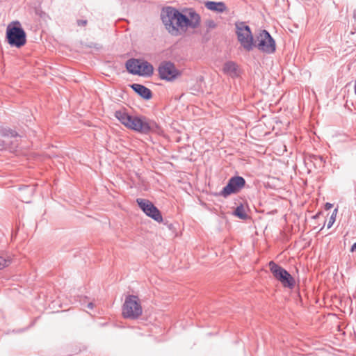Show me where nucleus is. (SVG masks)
Here are the masks:
<instances>
[{
    "label": "nucleus",
    "mask_w": 356,
    "mask_h": 356,
    "mask_svg": "<svg viewBox=\"0 0 356 356\" xmlns=\"http://www.w3.org/2000/svg\"><path fill=\"white\" fill-rule=\"evenodd\" d=\"M354 90H355V93L356 95V81H355Z\"/></svg>",
    "instance_id": "a878e982"
},
{
    "label": "nucleus",
    "mask_w": 356,
    "mask_h": 356,
    "mask_svg": "<svg viewBox=\"0 0 356 356\" xmlns=\"http://www.w3.org/2000/svg\"><path fill=\"white\" fill-rule=\"evenodd\" d=\"M332 207V204H330V203H328V202H327V203L325 204V209L326 210H328V209H331Z\"/></svg>",
    "instance_id": "5701e85b"
},
{
    "label": "nucleus",
    "mask_w": 356,
    "mask_h": 356,
    "mask_svg": "<svg viewBox=\"0 0 356 356\" xmlns=\"http://www.w3.org/2000/svg\"><path fill=\"white\" fill-rule=\"evenodd\" d=\"M205 7L210 10L216 11L217 13H223L226 10L227 6L225 3L219 1H207L205 3Z\"/></svg>",
    "instance_id": "2eb2a0df"
},
{
    "label": "nucleus",
    "mask_w": 356,
    "mask_h": 356,
    "mask_svg": "<svg viewBox=\"0 0 356 356\" xmlns=\"http://www.w3.org/2000/svg\"><path fill=\"white\" fill-rule=\"evenodd\" d=\"M235 27L236 34L241 45L248 51L252 50L254 43L250 26L243 22H236Z\"/></svg>",
    "instance_id": "39448f33"
},
{
    "label": "nucleus",
    "mask_w": 356,
    "mask_h": 356,
    "mask_svg": "<svg viewBox=\"0 0 356 356\" xmlns=\"http://www.w3.org/2000/svg\"><path fill=\"white\" fill-rule=\"evenodd\" d=\"M245 180L243 177H232L229 179L227 185L219 193V195L227 197L231 194L237 193L245 187Z\"/></svg>",
    "instance_id": "9d476101"
},
{
    "label": "nucleus",
    "mask_w": 356,
    "mask_h": 356,
    "mask_svg": "<svg viewBox=\"0 0 356 356\" xmlns=\"http://www.w3.org/2000/svg\"><path fill=\"white\" fill-rule=\"evenodd\" d=\"M269 266L275 278L280 281L284 287L289 289L294 287L295 280L287 270L273 261L269 262Z\"/></svg>",
    "instance_id": "0eeeda50"
},
{
    "label": "nucleus",
    "mask_w": 356,
    "mask_h": 356,
    "mask_svg": "<svg viewBox=\"0 0 356 356\" xmlns=\"http://www.w3.org/2000/svg\"><path fill=\"white\" fill-rule=\"evenodd\" d=\"M179 13V10L172 6H167L162 9L161 19L167 31L171 30V31L174 32L177 30L174 26Z\"/></svg>",
    "instance_id": "1a4fd4ad"
},
{
    "label": "nucleus",
    "mask_w": 356,
    "mask_h": 356,
    "mask_svg": "<svg viewBox=\"0 0 356 356\" xmlns=\"http://www.w3.org/2000/svg\"><path fill=\"white\" fill-rule=\"evenodd\" d=\"M0 134L3 137H11V138H17L19 136L18 134L13 129L3 128L0 130Z\"/></svg>",
    "instance_id": "f3484780"
},
{
    "label": "nucleus",
    "mask_w": 356,
    "mask_h": 356,
    "mask_svg": "<svg viewBox=\"0 0 356 356\" xmlns=\"http://www.w3.org/2000/svg\"><path fill=\"white\" fill-rule=\"evenodd\" d=\"M132 90L145 99H150L152 97V91L143 85L133 83L131 85Z\"/></svg>",
    "instance_id": "ddd939ff"
},
{
    "label": "nucleus",
    "mask_w": 356,
    "mask_h": 356,
    "mask_svg": "<svg viewBox=\"0 0 356 356\" xmlns=\"http://www.w3.org/2000/svg\"><path fill=\"white\" fill-rule=\"evenodd\" d=\"M13 25L9 24L6 29V38L12 47L19 48L26 42V35L18 21L14 22Z\"/></svg>",
    "instance_id": "20e7f679"
},
{
    "label": "nucleus",
    "mask_w": 356,
    "mask_h": 356,
    "mask_svg": "<svg viewBox=\"0 0 356 356\" xmlns=\"http://www.w3.org/2000/svg\"><path fill=\"white\" fill-rule=\"evenodd\" d=\"M76 24L79 26H85L87 25L88 21L86 19H78Z\"/></svg>",
    "instance_id": "412c9836"
},
{
    "label": "nucleus",
    "mask_w": 356,
    "mask_h": 356,
    "mask_svg": "<svg viewBox=\"0 0 356 356\" xmlns=\"http://www.w3.org/2000/svg\"><path fill=\"white\" fill-rule=\"evenodd\" d=\"M356 251V242L351 246L350 252H353Z\"/></svg>",
    "instance_id": "b1692460"
},
{
    "label": "nucleus",
    "mask_w": 356,
    "mask_h": 356,
    "mask_svg": "<svg viewBox=\"0 0 356 356\" xmlns=\"http://www.w3.org/2000/svg\"><path fill=\"white\" fill-rule=\"evenodd\" d=\"M10 263V260L1 254H0V270L8 266Z\"/></svg>",
    "instance_id": "a211bd4d"
},
{
    "label": "nucleus",
    "mask_w": 356,
    "mask_h": 356,
    "mask_svg": "<svg viewBox=\"0 0 356 356\" xmlns=\"http://www.w3.org/2000/svg\"><path fill=\"white\" fill-rule=\"evenodd\" d=\"M233 213L234 216L242 220H246L248 218V215L246 213V209L242 204L236 207Z\"/></svg>",
    "instance_id": "dca6fc26"
},
{
    "label": "nucleus",
    "mask_w": 356,
    "mask_h": 356,
    "mask_svg": "<svg viewBox=\"0 0 356 356\" xmlns=\"http://www.w3.org/2000/svg\"><path fill=\"white\" fill-rule=\"evenodd\" d=\"M337 211V209H334V212L331 215V216L329 219L328 223L327 225V229H330L333 225L334 222H335Z\"/></svg>",
    "instance_id": "6ab92c4d"
},
{
    "label": "nucleus",
    "mask_w": 356,
    "mask_h": 356,
    "mask_svg": "<svg viewBox=\"0 0 356 356\" xmlns=\"http://www.w3.org/2000/svg\"><path fill=\"white\" fill-rule=\"evenodd\" d=\"M122 316L127 319H137L143 314V308L137 296L129 295L122 305Z\"/></svg>",
    "instance_id": "7ed1b4c3"
},
{
    "label": "nucleus",
    "mask_w": 356,
    "mask_h": 356,
    "mask_svg": "<svg viewBox=\"0 0 356 356\" xmlns=\"http://www.w3.org/2000/svg\"><path fill=\"white\" fill-rule=\"evenodd\" d=\"M318 159L322 162L323 158L321 156L318 157ZM315 159H317V157H315Z\"/></svg>",
    "instance_id": "bb28decb"
},
{
    "label": "nucleus",
    "mask_w": 356,
    "mask_h": 356,
    "mask_svg": "<svg viewBox=\"0 0 356 356\" xmlns=\"http://www.w3.org/2000/svg\"><path fill=\"white\" fill-rule=\"evenodd\" d=\"M127 71L132 74L149 76L153 74V66L147 61L131 58L127 61Z\"/></svg>",
    "instance_id": "423d86ee"
},
{
    "label": "nucleus",
    "mask_w": 356,
    "mask_h": 356,
    "mask_svg": "<svg viewBox=\"0 0 356 356\" xmlns=\"http://www.w3.org/2000/svg\"><path fill=\"white\" fill-rule=\"evenodd\" d=\"M10 141H6L0 138V150L6 149L8 146Z\"/></svg>",
    "instance_id": "aec40b11"
},
{
    "label": "nucleus",
    "mask_w": 356,
    "mask_h": 356,
    "mask_svg": "<svg viewBox=\"0 0 356 356\" xmlns=\"http://www.w3.org/2000/svg\"><path fill=\"white\" fill-rule=\"evenodd\" d=\"M139 207L149 217L158 222L163 221V217L160 211L148 200L138 198L136 200Z\"/></svg>",
    "instance_id": "9b49d317"
},
{
    "label": "nucleus",
    "mask_w": 356,
    "mask_h": 356,
    "mask_svg": "<svg viewBox=\"0 0 356 356\" xmlns=\"http://www.w3.org/2000/svg\"><path fill=\"white\" fill-rule=\"evenodd\" d=\"M216 26V23L213 20H209L207 22V26L210 29H213Z\"/></svg>",
    "instance_id": "4be33fe9"
},
{
    "label": "nucleus",
    "mask_w": 356,
    "mask_h": 356,
    "mask_svg": "<svg viewBox=\"0 0 356 356\" xmlns=\"http://www.w3.org/2000/svg\"><path fill=\"white\" fill-rule=\"evenodd\" d=\"M200 15L193 9H189L186 14L180 12L174 26L177 30L174 32L171 30L168 31V32L171 35L178 36L183 33H186L188 28L197 29L200 25Z\"/></svg>",
    "instance_id": "f03ea898"
},
{
    "label": "nucleus",
    "mask_w": 356,
    "mask_h": 356,
    "mask_svg": "<svg viewBox=\"0 0 356 356\" xmlns=\"http://www.w3.org/2000/svg\"><path fill=\"white\" fill-rule=\"evenodd\" d=\"M115 117L126 127L143 134L157 131L160 126L154 120L146 117L131 116L122 111H116Z\"/></svg>",
    "instance_id": "f257e3e1"
},
{
    "label": "nucleus",
    "mask_w": 356,
    "mask_h": 356,
    "mask_svg": "<svg viewBox=\"0 0 356 356\" xmlns=\"http://www.w3.org/2000/svg\"><path fill=\"white\" fill-rule=\"evenodd\" d=\"M93 307H94V305H93V303H92V302H90V303H88V308H90V309H92V308H93Z\"/></svg>",
    "instance_id": "393cba45"
},
{
    "label": "nucleus",
    "mask_w": 356,
    "mask_h": 356,
    "mask_svg": "<svg viewBox=\"0 0 356 356\" xmlns=\"http://www.w3.org/2000/svg\"><path fill=\"white\" fill-rule=\"evenodd\" d=\"M319 214H320V213H317V214H316L314 218H318V215H319Z\"/></svg>",
    "instance_id": "cd10ccee"
},
{
    "label": "nucleus",
    "mask_w": 356,
    "mask_h": 356,
    "mask_svg": "<svg viewBox=\"0 0 356 356\" xmlns=\"http://www.w3.org/2000/svg\"><path fill=\"white\" fill-rule=\"evenodd\" d=\"M159 77L163 80L172 81L175 80L180 72L177 70L175 65L171 62H163L158 69Z\"/></svg>",
    "instance_id": "f8f14e48"
},
{
    "label": "nucleus",
    "mask_w": 356,
    "mask_h": 356,
    "mask_svg": "<svg viewBox=\"0 0 356 356\" xmlns=\"http://www.w3.org/2000/svg\"><path fill=\"white\" fill-rule=\"evenodd\" d=\"M222 71L225 74L231 77H236L238 75L237 65L233 61L226 62L223 65Z\"/></svg>",
    "instance_id": "4468645a"
},
{
    "label": "nucleus",
    "mask_w": 356,
    "mask_h": 356,
    "mask_svg": "<svg viewBox=\"0 0 356 356\" xmlns=\"http://www.w3.org/2000/svg\"><path fill=\"white\" fill-rule=\"evenodd\" d=\"M254 43V47H257L260 51L264 53L270 54L275 51V42L270 33L266 30L261 31L259 34L256 35Z\"/></svg>",
    "instance_id": "6e6552de"
}]
</instances>
